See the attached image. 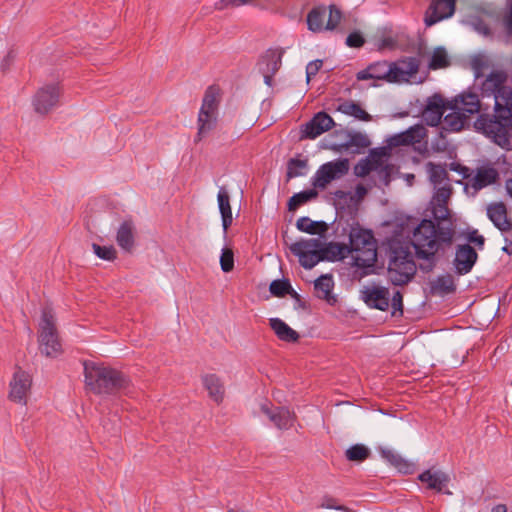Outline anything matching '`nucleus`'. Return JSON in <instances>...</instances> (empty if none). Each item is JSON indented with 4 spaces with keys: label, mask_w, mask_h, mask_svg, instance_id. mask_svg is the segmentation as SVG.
<instances>
[{
    "label": "nucleus",
    "mask_w": 512,
    "mask_h": 512,
    "mask_svg": "<svg viewBox=\"0 0 512 512\" xmlns=\"http://www.w3.org/2000/svg\"><path fill=\"white\" fill-rule=\"evenodd\" d=\"M13 58V55H12V52H9L5 58V62H8L9 60H11Z\"/></svg>",
    "instance_id": "e2e57ef3"
},
{
    "label": "nucleus",
    "mask_w": 512,
    "mask_h": 512,
    "mask_svg": "<svg viewBox=\"0 0 512 512\" xmlns=\"http://www.w3.org/2000/svg\"><path fill=\"white\" fill-rule=\"evenodd\" d=\"M363 301L371 308L386 311L390 305L389 290L385 287H365L361 291Z\"/></svg>",
    "instance_id": "6ab92c4d"
},
{
    "label": "nucleus",
    "mask_w": 512,
    "mask_h": 512,
    "mask_svg": "<svg viewBox=\"0 0 512 512\" xmlns=\"http://www.w3.org/2000/svg\"><path fill=\"white\" fill-rule=\"evenodd\" d=\"M228 512H233L232 510L228 511Z\"/></svg>",
    "instance_id": "338daca9"
},
{
    "label": "nucleus",
    "mask_w": 512,
    "mask_h": 512,
    "mask_svg": "<svg viewBox=\"0 0 512 512\" xmlns=\"http://www.w3.org/2000/svg\"><path fill=\"white\" fill-rule=\"evenodd\" d=\"M260 411L280 430L293 427L296 415L287 407H272L267 402L260 405Z\"/></svg>",
    "instance_id": "4468645a"
},
{
    "label": "nucleus",
    "mask_w": 512,
    "mask_h": 512,
    "mask_svg": "<svg viewBox=\"0 0 512 512\" xmlns=\"http://www.w3.org/2000/svg\"><path fill=\"white\" fill-rule=\"evenodd\" d=\"M491 512H507V506L505 504H498L492 508Z\"/></svg>",
    "instance_id": "13d9d810"
},
{
    "label": "nucleus",
    "mask_w": 512,
    "mask_h": 512,
    "mask_svg": "<svg viewBox=\"0 0 512 512\" xmlns=\"http://www.w3.org/2000/svg\"><path fill=\"white\" fill-rule=\"evenodd\" d=\"M202 382L208 391L209 397L216 403H221L225 394L221 379L215 374H207L202 377Z\"/></svg>",
    "instance_id": "a878e982"
},
{
    "label": "nucleus",
    "mask_w": 512,
    "mask_h": 512,
    "mask_svg": "<svg viewBox=\"0 0 512 512\" xmlns=\"http://www.w3.org/2000/svg\"><path fill=\"white\" fill-rule=\"evenodd\" d=\"M357 193H358V194L365 193V188H364V187H362V186H358V187H357Z\"/></svg>",
    "instance_id": "052dcab7"
},
{
    "label": "nucleus",
    "mask_w": 512,
    "mask_h": 512,
    "mask_svg": "<svg viewBox=\"0 0 512 512\" xmlns=\"http://www.w3.org/2000/svg\"><path fill=\"white\" fill-rule=\"evenodd\" d=\"M261 72L263 73V76H264V82L268 86H271L272 85V78H273L274 74H271L270 72H267L265 70H261Z\"/></svg>",
    "instance_id": "4d7b16f0"
},
{
    "label": "nucleus",
    "mask_w": 512,
    "mask_h": 512,
    "mask_svg": "<svg viewBox=\"0 0 512 512\" xmlns=\"http://www.w3.org/2000/svg\"><path fill=\"white\" fill-rule=\"evenodd\" d=\"M487 216L501 232H510L512 230V219L508 216L506 205L503 202L489 204Z\"/></svg>",
    "instance_id": "aec40b11"
},
{
    "label": "nucleus",
    "mask_w": 512,
    "mask_h": 512,
    "mask_svg": "<svg viewBox=\"0 0 512 512\" xmlns=\"http://www.w3.org/2000/svg\"><path fill=\"white\" fill-rule=\"evenodd\" d=\"M349 461L362 462L370 456V450L363 444H355L345 452Z\"/></svg>",
    "instance_id": "37998d69"
},
{
    "label": "nucleus",
    "mask_w": 512,
    "mask_h": 512,
    "mask_svg": "<svg viewBox=\"0 0 512 512\" xmlns=\"http://www.w3.org/2000/svg\"><path fill=\"white\" fill-rule=\"evenodd\" d=\"M335 126L333 118L324 111L316 113L303 125L302 138L315 139Z\"/></svg>",
    "instance_id": "2eb2a0df"
},
{
    "label": "nucleus",
    "mask_w": 512,
    "mask_h": 512,
    "mask_svg": "<svg viewBox=\"0 0 512 512\" xmlns=\"http://www.w3.org/2000/svg\"><path fill=\"white\" fill-rule=\"evenodd\" d=\"M498 172L494 168H480L477 170L473 179V187L476 189L484 188L496 182Z\"/></svg>",
    "instance_id": "c9c22d12"
},
{
    "label": "nucleus",
    "mask_w": 512,
    "mask_h": 512,
    "mask_svg": "<svg viewBox=\"0 0 512 512\" xmlns=\"http://www.w3.org/2000/svg\"><path fill=\"white\" fill-rule=\"evenodd\" d=\"M389 71L388 61H377L369 64L365 69L357 72L356 79L358 81L373 79L388 82Z\"/></svg>",
    "instance_id": "4be33fe9"
},
{
    "label": "nucleus",
    "mask_w": 512,
    "mask_h": 512,
    "mask_svg": "<svg viewBox=\"0 0 512 512\" xmlns=\"http://www.w3.org/2000/svg\"><path fill=\"white\" fill-rule=\"evenodd\" d=\"M39 349L47 357H57L62 353L53 312L45 307L42 310L39 330Z\"/></svg>",
    "instance_id": "423d86ee"
},
{
    "label": "nucleus",
    "mask_w": 512,
    "mask_h": 512,
    "mask_svg": "<svg viewBox=\"0 0 512 512\" xmlns=\"http://www.w3.org/2000/svg\"><path fill=\"white\" fill-rule=\"evenodd\" d=\"M318 193L314 189L305 190L294 194L288 201V210L295 211L300 206L306 204L308 201L316 198Z\"/></svg>",
    "instance_id": "ea45409f"
},
{
    "label": "nucleus",
    "mask_w": 512,
    "mask_h": 512,
    "mask_svg": "<svg viewBox=\"0 0 512 512\" xmlns=\"http://www.w3.org/2000/svg\"><path fill=\"white\" fill-rule=\"evenodd\" d=\"M86 388L97 395H113L129 388L130 380L122 372L95 362H84Z\"/></svg>",
    "instance_id": "7ed1b4c3"
},
{
    "label": "nucleus",
    "mask_w": 512,
    "mask_h": 512,
    "mask_svg": "<svg viewBox=\"0 0 512 512\" xmlns=\"http://www.w3.org/2000/svg\"><path fill=\"white\" fill-rule=\"evenodd\" d=\"M450 169L453 170V171H458V165H456L454 163H451L450 164Z\"/></svg>",
    "instance_id": "680f3d73"
},
{
    "label": "nucleus",
    "mask_w": 512,
    "mask_h": 512,
    "mask_svg": "<svg viewBox=\"0 0 512 512\" xmlns=\"http://www.w3.org/2000/svg\"><path fill=\"white\" fill-rule=\"evenodd\" d=\"M507 73L491 72L482 84L494 96V114H480L475 125L502 148L509 149L512 137V88L506 85Z\"/></svg>",
    "instance_id": "f03ea898"
},
{
    "label": "nucleus",
    "mask_w": 512,
    "mask_h": 512,
    "mask_svg": "<svg viewBox=\"0 0 512 512\" xmlns=\"http://www.w3.org/2000/svg\"><path fill=\"white\" fill-rule=\"evenodd\" d=\"M468 120L469 115L462 113L460 110H452V112L443 117V128L448 131L458 132L464 128Z\"/></svg>",
    "instance_id": "c756f323"
},
{
    "label": "nucleus",
    "mask_w": 512,
    "mask_h": 512,
    "mask_svg": "<svg viewBox=\"0 0 512 512\" xmlns=\"http://www.w3.org/2000/svg\"><path fill=\"white\" fill-rule=\"evenodd\" d=\"M478 259L475 249L469 244L459 245L456 249L454 266L459 275L469 273Z\"/></svg>",
    "instance_id": "f3484780"
},
{
    "label": "nucleus",
    "mask_w": 512,
    "mask_h": 512,
    "mask_svg": "<svg viewBox=\"0 0 512 512\" xmlns=\"http://www.w3.org/2000/svg\"><path fill=\"white\" fill-rule=\"evenodd\" d=\"M9 399L15 403L26 405L27 397L32 386V377L29 373L17 367L10 381Z\"/></svg>",
    "instance_id": "f8f14e48"
},
{
    "label": "nucleus",
    "mask_w": 512,
    "mask_h": 512,
    "mask_svg": "<svg viewBox=\"0 0 512 512\" xmlns=\"http://www.w3.org/2000/svg\"><path fill=\"white\" fill-rule=\"evenodd\" d=\"M322 65H323L322 60H315V61H311L310 63H308V65L306 67L307 82H309L310 79L319 72Z\"/></svg>",
    "instance_id": "603ef678"
},
{
    "label": "nucleus",
    "mask_w": 512,
    "mask_h": 512,
    "mask_svg": "<svg viewBox=\"0 0 512 512\" xmlns=\"http://www.w3.org/2000/svg\"><path fill=\"white\" fill-rule=\"evenodd\" d=\"M220 265L223 272H230L234 268V253L231 249L225 248L222 250L220 257Z\"/></svg>",
    "instance_id": "de8ad7c7"
},
{
    "label": "nucleus",
    "mask_w": 512,
    "mask_h": 512,
    "mask_svg": "<svg viewBox=\"0 0 512 512\" xmlns=\"http://www.w3.org/2000/svg\"><path fill=\"white\" fill-rule=\"evenodd\" d=\"M467 238L469 242L476 244L480 250L483 249L485 238L482 235H479L477 230L470 232Z\"/></svg>",
    "instance_id": "5fc2aeb1"
},
{
    "label": "nucleus",
    "mask_w": 512,
    "mask_h": 512,
    "mask_svg": "<svg viewBox=\"0 0 512 512\" xmlns=\"http://www.w3.org/2000/svg\"><path fill=\"white\" fill-rule=\"evenodd\" d=\"M307 160L291 158L287 163V178H295L305 174Z\"/></svg>",
    "instance_id": "a18cd8bd"
},
{
    "label": "nucleus",
    "mask_w": 512,
    "mask_h": 512,
    "mask_svg": "<svg viewBox=\"0 0 512 512\" xmlns=\"http://www.w3.org/2000/svg\"><path fill=\"white\" fill-rule=\"evenodd\" d=\"M452 110H460L462 113L469 115V118L479 113L481 102L479 95L472 91H466L456 96L450 103Z\"/></svg>",
    "instance_id": "a211bd4d"
},
{
    "label": "nucleus",
    "mask_w": 512,
    "mask_h": 512,
    "mask_svg": "<svg viewBox=\"0 0 512 512\" xmlns=\"http://www.w3.org/2000/svg\"><path fill=\"white\" fill-rule=\"evenodd\" d=\"M335 137H343L341 141H332L329 148L337 153L351 151L360 154L364 149L371 145L369 137L362 132H353L348 130H337L334 132Z\"/></svg>",
    "instance_id": "9d476101"
},
{
    "label": "nucleus",
    "mask_w": 512,
    "mask_h": 512,
    "mask_svg": "<svg viewBox=\"0 0 512 512\" xmlns=\"http://www.w3.org/2000/svg\"><path fill=\"white\" fill-rule=\"evenodd\" d=\"M284 51L282 49L268 50L260 63V70L275 74L280 66Z\"/></svg>",
    "instance_id": "7c9ffc66"
},
{
    "label": "nucleus",
    "mask_w": 512,
    "mask_h": 512,
    "mask_svg": "<svg viewBox=\"0 0 512 512\" xmlns=\"http://www.w3.org/2000/svg\"><path fill=\"white\" fill-rule=\"evenodd\" d=\"M392 315H396L397 312L403 314V295L400 291H396L391 299Z\"/></svg>",
    "instance_id": "8fccbe9b"
},
{
    "label": "nucleus",
    "mask_w": 512,
    "mask_h": 512,
    "mask_svg": "<svg viewBox=\"0 0 512 512\" xmlns=\"http://www.w3.org/2000/svg\"><path fill=\"white\" fill-rule=\"evenodd\" d=\"M382 165L381 155L372 154L370 158L362 159L355 167L357 176L365 177Z\"/></svg>",
    "instance_id": "e433bc0d"
},
{
    "label": "nucleus",
    "mask_w": 512,
    "mask_h": 512,
    "mask_svg": "<svg viewBox=\"0 0 512 512\" xmlns=\"http://www.w3.org/2000/svg\"><path fill=\"white\" fill-rule=\"evenodd\" d=\"M445 107L442 104V101H429L427 104L423 116L430 126H436L441 122L442 117H444Z\"/></svg>",
    "instance_id": "2f4dec72"
},
{
    "label": "nucleus",
    "mask_w": 512,
    "mask_h": 512,
    "mask_svg": "<svg viewBox=\"0 0 512 512\" xmlns=\"http://www.w3.org/2000/svg\"><path fill=\"white\" fill-rule=\"evenodd\" d=\"M59 97L60 87L57 84L41 87L33 98L34 110L41 115L47 114L57 105Z\"/></svg>",
    "instance_id": "ddd939ff"
},
{
    "label": "nucleus",
    "mask_w": 512,
    "mask_h": 512,
    "mask_svg": "<svg viewBox=\"0 0 512 512\" xmlns=\"http://www.w3.org/2000/svg\"><path fill=\"white\" fill-rule=\"evenodd\" d=\"M218 106H219V88L216 86H209L207 90L205 91L201 110H209L211 111H217L218 112Z\"/></svg>",
    "instance_id": "58836bf2"
},
{
    "label": "nucleus",
    "mask_w": 512,
    "mask_h": 512,
    "mask_svg": "<svg viewBox=\"0 0 512 512\" xmlns=\"http://www.w3.org/2000/svg\"><path fill=\"white\" fill-rule=\"evenodd\" d=\"M418 479L427 485V489L438 493L444 492V488L450 482V476L447 473L434 469L425 470L418 476Z\"/></svg>",
    "instance_id": "412c9836"
},
{
    "label": "nucleus",
    "mask_w": 512,
    "mask_h": 512,
    "mask_svg": "<svg viewBox=\"0 0 512 512\" xmlns=\"http://www.w3.org/2000/svg\"><path fill=\"white\" fill-rule=\"evenodd\" d=\"M420 68V61L416 57H405L394 62H389L388 83L409 82Z\"/></svg>",
    "instance_id": "9b49d317"
},
{
    "label": "nucleus",
    "mask_w": 512,
    "mask_h": 512,
    "mask_svg": "<svg viewBox=\"0 0 512 512\" xmlns=\"http://www.w3.org/2000/svg\"><path fill=\"white\" fill-rule=\"evenodd\" d=\"M271 329L276 336L284 342L294 343L299 339V334L288 326L283 320L279 318H271L269 320Z\"/></svg>",
    "instance_id": "cd10ccee"
},
{
    "label": "nucleus",
    "mask_w": 512,
    "mask_h": 512,
    "mask_svg": "<svg viewBox=\"0 0 512 512\" xmlns=\"http://www.w3.org/2000/svg\"><path fill=\"white\" fill-rule=\"evenodd\" d=\"M448 65L449 59L446 50L442 47L436 48L432 54L431 61L429 63V68L432 70H437L445 68Z\"/></svg>",
    "instance_id": "c03bdc74"
},
{
    "label": "nucleus",
    "mask_w": 512,
    "mask_h": 512,
    "mask_svg": "<svg viewBox=\"0 0 512 512\" xmlns=\"http://www.w3.org/2000/svg\"><path fill=\"white\" fill-rule=\"evenodd\" d=\"M430 182L435 186H442L449 183L448 173L444 165L428 162L426 164Z\"/></svg>",
    "instance_id": "f704fd0d"
},
{
    "label": "nucleus",
    "mask_w": 512,
    "mask_h": 512,
    "mask_svg": "<svg viewBox=\"0 0 512 512\" xmlns=\"http://www.w3.org/2000/svg\"><path fill=\"white\" fill-rule=\"evenodd\" d=\"M474 26H475L476 31H478L480 34H482L484 36H490L492 34L489 25L481 19L477 20L474 23Z\"/></svg>",
    "instance_id": "6e6d98bb"
},
{
    "label": "nucleus",
    "mask_w": 512,
    "mask_h": 512,
    "mask_svg": "<svg viewBox=\"0 0 512 512\" xmlns=\"http://www.w3.org/2000/svg\"><path fill=\"white\" fill-rule=\"evenodd\" d=\"M331 137L334 139V141H341V140H343V137H341V136L335 137L334 133L331 135Z\"/></svg>",
    "instance_id": "0e129e2a"
},
{
    "label": "nucleus",
    "mask_w": 512,
    "mask_h": 512,
    "mask_svg": "<svg viewBox=\"0 0 512 512\" xmlns=\"http://www.w3.org/2000/svg\"><path fill=\"white\" fill-rule=\"evenodd\" d=\"M451 195L450 183L437 186L430 201L434 221L423 219L409 236L415 257L420 261L419 268L423 272L432 271L438 259L452 248L456 231L448 208Z\"/></svg>",
    "instance_id": "f257e3e1"
},
{
    "label": "nucleus",
    "mask_w": 512,
    "mask_h": 512,
    "mask_svg": "<svg viewBox=\"0 0 512 512\" xmlns=\"http://www.w3.org/2000/svg\"><path fill=\"white\" fill-rule=\"evenodd\" d=\"M298 230L308 234H322L327 231L328 225L324 221H312L309 217H300L296 222Z\"/></svg>",
    "instance_id": "473e14b6"
},
{
    "label": "nucleus",
    "mask_w": 512,
    "mask_h": 512,
    "mask_svg": "<svg viewBox=\"0 0 512 512\" xmlns=\"http://www.w3.org/2000/svg\"><path fill=\"white\" fill-rule=\"evenodd\" d=\"M349 169V160L346 158L324 163L316 171L312 179V185L315 188L325 189L332 181L339 180L347 175Z\"/></svg>",
    "instance_id": "6e6552de"
},
{
    "label": "nucleus",
    "mask_w": 512,
    "mask_h": 512,
    "mask_svg": "<svg viewBox=\"0 0 512 512\" xmlns=\"http://www.w3.org/2000/svg\"><path fill=\"white\" fill-rule=\"evenodd\" d=\"M342 18L341 11L335 6H329V13L325 6L314 7L307 15L308 29L313 32L333 30Z\"/></svg>",
    "instance_id": "1a4fd4ad"
},
{
    "label": "nucleus",
    "mask_w": 512,
    "mask_h": 512,
    "mask_svg": "<svg viewBox=\"0 0 512 512\" xmlns=\"http://www.w3.org/2000/svg\"><path fill=\"white\" fill-rule=\"evenodd\" d=\"M334 288L333 278L329 274L321 275L314 282L315 295L322 300L327 301L330 304L335 302V298L332 295Z\"/></svg>",
    "instance_id": "393cba45"
},
{
    "label": "nucleus",
    "mask_w": 512,
    "mask_h": 512,
    "mask_svg": "<svg viewBox=\"0 0 512 512\" xmlns=\"http://www.w3.org/2000/svg\"><path fill=\"white\" fill-rule=\"evenodd\" d=\"M416 264L409 246L400 241L389 245L388 278L395 286L408 284L416 274Z\"/></svg>",
    "instance_id": "20e7f679"
},
{
    "label": "nucleus",
    "mask_w": 512,
    "mask_h": 512,
    "mask_svg": "<svg viewBox=\"0 0 512 512\" xmlns=\"http://www.w3.org/2000/svg\"><path fill=\"white\" fill-rule=\"evenodd\" d=\"M270 292L276 297H283L291 294L295 299L299 300L300 296L292 289L288 280H274L270 284Z\"/></svg>",
    "instance_id": "a19ab883"
},
{
    "label": "nucleus",
    "mask_w": 512,
    "mask_h": 512,
    "mask_svg": "<svg viewBox=\"0 0 512 512\" xmlns=\"http://www.w3.org/2000/svg\"><path fill=\"white\" fill-rule=\"evenodd\" d=\"M335 195H336V196H338V197H343L344 192H342V191H337V192L335 193Z\"/></svg>",
    "instance_id": "69168bd1"
},
{
    "label": "nucleus",
    "mask_w": 512,
    "mask_h": 512,
    "mask_svg": "<svg viewBox=\"0 0 512 512\" xmlns=\"http://www.w3.org/2000/svg\"><path fill=\"white\" fill-rule=\"evenodd\" d=\"M432 290L440 295H447L456 290L454 278L447 274L439 276L432 285Z\"/></svg>",
    "instance_id": "4c0bfd02"
},
{
    "label": "nucleus",
    "mask_w": 512,
    "mask_h": 512,
    "mask_svg": "<svg viewBox=\"0 0 512 512\" xmlns=\"http://www.w3.org/2000/svg\"><path fill=\"white\" fill-rule=\"evenodd\" d=\"M217 111H209V110H201L198 114L197 125L198 132L196 136V141H200L203 137H205L209 132H211L217 124Z\"/></svg>",
    "instance_id": "b1692460"
},
{
    "label": "nucleus",
    "mask_w": 512,
    "mask_h": 512,
    "mask_svg": "<svg viewBox=\"0 0 512 512\" xmlns=\"http://www.w3.org/2000/svg\"><path fill=\"white\" fill-rule=\"evenodd\" d=\"M338 111L341 113L352 116L358 120L368 122L371 120V115L366 112L360 104L353 101H345L338 106Z\"/></svg>",
    "instance_id": "72a5a7b5"
},
{
    "label": "nucleus",
    "mask_w": 512,
    "mask_h": 512,
    "mask_svg": "<svg viewBox=\"0 0 512 512\" xmlns=\"http://www.w3.org/2000/svg\"><path fill=\"white\" fill-rule=\"evenodd\" d=\"M218 206L222 217V226L224 232L228 230V228L232 224V210L230 206V197L227 190L224 187L219 189L218 195Z\"/></svg>",
    "instance_id": "c85d7f7f"
},
{
    "label": "nucleus",
    "mask_w": 512,
    "mask_h": 512,
    "mask_svg": "<svg viewBox=\"0 0 512 512\" xmlns=\"http://www.w3.org/2000/svg\"><path fill=\"white\" fill-rule=\"evenodd\" d=\"M341 249L351 254L353 264L358 268H371L377 261V243L372 231L359 226L351 227L349 245Z\"/></svg>",
    "instance_id": "39448f33"
},
{
    "label": "nucleus",
    "mask_w": 512,
    "mask_h": 512,
    "mask_svg": "<svg viewBox=\"0 0 512 512\" xmlns=\"http://www.w3.org/2000/svg\"><path fill=\"white\" fill-rule=\"evenodd\" d=\"M505 188L508 195L512 198V178L506 181Z\"/></svg>",
    "instance_id": "bf43d9fd"
},
{
    "label": "nucleus",
    "mask_w": 512,
    "mask_h": 512,
    "mask_svg": "<svg viewBox=\"0 0 512 512\" xmlns=\"http://www.w3.org/2000/svg\"><path fill=\"white\" fill-rule=\"evenodd\" d=\"M291 253L299 258L300 265L312 269L327 258L328 249L319 239H302L289 246Z\"/></svg>",
    "instance_id": "0eeeda50"
},
{
    "label": "nucleus",
    "mask_w": 512,
    "mask_h": 512,
    "mask_svg": "<svg viewBox=\"0 0 512 512\" xmlns=\"http://www.w3.org/2000/svg\"><path fill=\"white\" fill-rule=\"evenodd\" d=\"M134 232L135 227L130 220L124 221L117 231V244L127 252H131L134 247Z\"/></svg>",
    "instance_id": "bb28decb"
},
{
    "label": "nucleus",
    "mask_w": 512,
    "mask_h": 512,
    "mask_svg": "<svg viewBox=\"0 0 512 512\" xmlns=\"http://www.w3.org/2000/svg\"><path fill=\"white\" fill-rule=\"evenodd\" d=\"M424 135V128L421 126H413L406 131L392 136L388 144L391 147H399L405 145H413L420 142Z\"/></svg>",
    "instance_id": "5701e85b"
},
{
    "label": "nucleus",
    "mask_w": 512,
    "mask_h": 512,
    "mask_svg": "<svg viewBox=\"0 0 512 512\" xmlns=\"http://www.w3.org/2000/svg\"><path fill=\"white\" fill-rule=\"evenodd\" d=\"M456 0H434L425 15V24L430 27L454 14Z\"/></svg>",
    "instance_id": "dca6fc26"
},
{
    "label": "nucleus",
    "mask_w": 512,
    "mask_h": 512,
    "mask_svg": "<svg viewBox=\"0 0 512 512\" xmlns=\"http://www.w3.org/2000/svg\"><path fill=\"white\" fill-rule=\"evenodd\" d=\"M381 456L401 472H407L410 464L391 449H381Z\"/></svg>",
    "instance_id": "79ce46f5"
},
{
    "label": "nucleus",
    "mask_w": 512,
    "mask_h": 512,
    "mask_svg": "<svg viewBox=\"0 0 512 512\" xmlns=\"http://www.w3.org/2000/svg\"><path fill=\"white\" fill-rule=\"evenodd\" d=\"M503 27L508 36L512 37V0L509 4L508 10L503 17Z\"/></svg>",
    "instance_id": "864d4df0"
},
{
    "label": "nucleus",
    "mask_w": 512,
    "mask_h": 512,
    "mask_svg": "<svg viewBox=\"0 0 512 512\" xmlns=\"http://www.w3.org/2000/svg\"><path fill=\"white\" fill-rule=\"evenodd\" d=\"M320 507L327 509H336L343 512H351V510L348 507L337 505V501L333 497H324Z\"/></svg>",
    "instance_id": "3c124183"
},
{
    "label": "nucleus",
    "mask_w": 512,
    "mask_h": 512,
    "mask_svg": "<svg viewBox=\"0 0 512 512\" xmlns=\"http://www.w3.org/2000/svg\"><path fill=\"white\" fill-rule=\"evenodd\" d=\"M365 39L360 32H352L346 38V44L352 48H360L364 45Z\"/></svg>",
    "instance_id": "09e8293b"
},
{
    "label": "nucleus",
    "mask_w": 512,
    "mask_h": 512,
    "mask_svg": "<svg viewBox=\"0 0 512 512\" xmlns=\"http://www.w3.org/2000/svg\"><path fill=\"white\" fill-rule=\"evenodd\" d=\"M92 249L100 259L113 261L116 258V250L113 246H100L93 243Z\"/></svg>",
    "instance_id": "49530a36"
}]
</instances>
